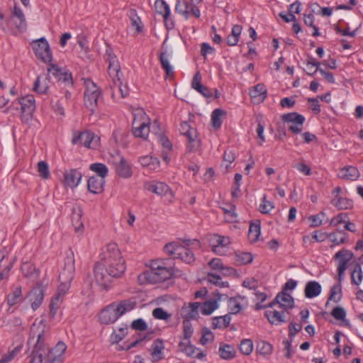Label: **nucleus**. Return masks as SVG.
<instances>
[{
  "label": "nucleus",
  "mask_w": 363,
  "mask_h": 363,
  "mask_svg": "<svg viewBox=\"0 0 363 363\" xmlns=\"http://www.w3.org/2000/svg\"><path fill=\"white\" fill-rule=\"evenodd\" d=\"M253 350V343L250 339H244L241 341L240 350L245 355L251 354Z\"/></svg>",
  "instance_id": "56"
},
{
  "label": "nucleus",
  "mask_w": 363,
  "mask_h": 363,
  "mask_svg": "<svg viewBox=\"0 0 363 363\" xmlns=\"http://www.w3.org/2000/svg\"><path fill=\"white\" fill-rule=\"evenodd\" d=\"M44 294L43 290L39 288H34L30 293V299L31 301V307L35 311L43 303Z\"/></svg>",
  "instance_id": "29"
},
{
  "label": "nucleus",
  "mask_w": 363,
  "mask_h": 363,
  "mask_svg": "<svg viewBox=\"0 0 363 363\" xmlns=\"http://www.w3.org/2000/svg\"><path fill=\"white\" fill-rule=\"evenodd\" d=\"M218 304L216 300L211 299L208 301L200 304L201 311L203 315H208L211 314L216 308H218Z\"/></svg>",
  "instance_id": "43"
},
{
  "label": "nucleus",
  "mask_w": 363,
  "mask_h": 363,
  "mask_svg": "<svg viewBox=\"0 0 363 363\" xmlns=\"http://www.w3.org/2000/svg\"><path fill=\"white\" fill-rule=\"evenodd\" d=\"M228 237L220 236L216 234L211 235L209 243L212 250L217 255H223L225 254L224 247L230 244Z\"/></svg>",
  "instance_id": "13"
},
{
  "label": "nucleus",
  "mask_w": 363,
  "mask_h": 363,
  "mask_svg": "<svg viewBox=\"0 0 363 363\" xmlns=\"http://www.w3.org/2000/svg\"><path fill=\"white\" fill-rule=\"evenodd\" d=\"M89 169L96 172L99 178L104 179H105L108 172L107 167L103 163H93L90 165Z\"/></svg>",
  "instance_id": "47"
},
{
  "label": "nucleus",
  "mask_w": 363,
  "mask_h": 363,
  "mask_svg": "<svg viewBox=\"0 0 363 363\" xmlns=\"http://www.w3.org/2000/svg\"><path fill=\"white\" fill-rule=\"evenodd\" d=\"M104 260L109 275L113 278H119L124 274L126 269L125 262L116 244L107 246Z\"/></svg>",
  "instance_id": "2"
},
{
  "label": "nucleus",
  "mask_w": 363,
  "mask_h": 363,
  "mask_svg": "<svg viewBox=\"0 0 363 363\" xmlns=\"http://www.w3.org/2000/svg\"><path fill=\"white\" fill-rule=\"evenodd\" d=\"M321 286L316 281H309L305 286V296L308 298H312L318 296L321 293Z\"/></svg>",
  "instance_id": "26"
},
{
  "label": "nucleus",
  "mask_w": 363,
  "mask_h": 363,
  "mask_svg": "<svg viewBox=\"0 0 363 363\" xmlns=\"http://www.w3.org/2000/svg\"><path fill=\"white\" fill-rule=\"evenodd\" d=\"M145 188L149 191L159 196H165L168 194L172 197V192L169 186L164 182H150L145 184Z\"/></svg>",
  "instance_id": "17"
},
{
  "label": "nucleus",
  "mask_w": 363,
  "mask_h": 363,
  "mask_svg": "<svg viewBox=\"0 0 363 363\" xmlns=\"http://www.w3.org/2000/svg\"><path fill=\"white\" fill-rule=\"evenodd\" d=\"M152 356L155 361H159L163 359L162 351L164 350V343L161 340H156L154 341L152 345Z\"/></svg>",
  "instance_id": "38"
},
{
  "label": "nucleus",
  "mask_w": 363,
  "mask_h": 363,
  "mask_svg": "<svg viewBox=\"0 0 363 363\" xmlns=\"http://www.w3.org/2000/svg\"><path fill=\"white\" fill-rule=\"evenodd\" d=\"M341 294L342 285L340 284L334 285L330 289V293L328 301H333L335 303H337L341 299ZM327 304H328V302H327Z\"/></svg>",
  "instance_id": "51"
},
{
  "label": "nucleus",
  "mask_w": 363,
  "mask_h": 363,
  "mask_svg": "<svg viewBox=\"0 0 363 363\" xmlns=\"http://www.w3.org/2000/svg\"><path fill=\"white\" fill-rule=\"evenodd\" d=\"M353 257V253L348 250H342L338 251L335 255V258L338 259V265L337 267H340L342 264L345 265V269L347 268L348 262Z\"/></svg>",
  "instance_id": "31"
},
{
  "label": "nucleus",
  "mask_w": 363,
  "mask_h": 363,
  "mask_svg": "<svg viewBox=\"0 0 363 363\" xmlns=\"http://www.w3.org/2000/svg\"><path fill=\"white\" fill-rule=\"evenodd\" d=\"M155 8L157 13L163 16L164 21H167L170 16V8L164 0H157L155 3Z\"/></svg>",
  "instance_id": "32"
},
{
  "label": "nucleus",
  "mask_w": 363,
  "mask_h": 363,
  "mask_svg": "<svg viewBox=\"0 0 363 363\" xmlns=\"http://www.w3.org/2000/svg\"><path fill=\"white\" fill-rule=\"evenodd\" d=\"M99 138L89 131L75 133L72 138V144L95 149L99 144Z\"/></svg>",
  "instance_id": "9"
},
{
  "label": "nucleus",
  "mask_w": 363,
  "mask_h": 363,
  "mask_svg": "<svg viewBox=\"0 0 363 363\" xmlns=\"http://www.w3.org/2000/svg\"><path fill=\"white\" fill-rule=\"evenodd\" d=\"M170 259L153 260L150 269L139 276V279H145L149 283L162 282L170 278L174 273Z\"/></svg>",
  "instance_id": "1"
},
{
  "label": "nucleus",
  "mask_w": 363,
  "mask_h": 363,
  "mask_svg": "<svg viewBox=\"0 0 363 363\" xmlns=\"http://www.w3.org/2000/svg\"><path fill=\"white\" fill-rule=\"evenodd\" d=\"M363 280V271L361 264L356 263L351 272V282L352 284L359 286Z\"/></svg>",
  "instance_id": "39"
},
{
  "label": "nucleus",
  "mask_w": 363,
  "mask_h": 363,
  "mask_svg": "<svg viewBox=\"0 0 363 363\" xmlns=\"http://www.w3.org/2000/svg\"><path fill=\"white\" fill-rule=\"evenodd\" d=\"M109 86L110 89L112 90L111 96L113 98L115 97L116 89L120 92L122 98H125L129 94V91L127 85H123L121 80L118 82L117 85L109 84Z\"/></svg>",
  "instance_id": "49"
},
{
  "label": "nucleus",
  "mask_w": 363,
  "mask_h": 363,
  "mask_svg": "<svg viewBox=\"0 0 363 363\" xmlns=\"http://www.w3.org/2000/svg\"><path fill=\"white\" fill-rule=\"evenodd\" d=\"M67 349L66 345L59 342L53 348H49V354L47 356L48 363H62L63 354Z\"/></svg>",
  "instance_id": "14"
},
{
  "label": "nucleus",
  "mask_w": 363,
  "mask_h": 363,
  "mask_svg": "<svg viewBox=\"0 0 363 363\" xmlns=\"http://www.w3.org/2000/svg\"><path fill=\"white\" fill-rule=\"evenodd\" d=\"M13 262L9 260L6 256V252L4 251L0 252V282L3 280H6L9 277V272L13 267Z\"/></svg>",
  "instance_id": "19"
},
{
  "label": "nucleus",
  "mask_w": 363,
  "mask_h": 363,
  "mask_svg": "<svg viewBox=\"0 0 363 363\" xmlns=\"http://www.w3.org/2000/svg\"><path fill=\"white\" fill-rule=\"evenodd\" d=\"M318 71L324 77V78L328 82H330L331 84H334L335 82V77H334L333 73L326 72L323 68H320V67L315 68L313 72H308V74L311 75V76H313Z\"/></svg>",
  "instance_id": "59"
},
{
  "label": "nucleus",
  "mask_w": 363,
  "mask_h": 363,
  "mask_svg": "<svg viewBox=\"0 0 363 363\" xmlns=\"http://www.w3.org/2000/svg\"><path fill=\"white\" fill-rule=\"evenodd\" d=\"M22 296V291L21 287L18 286L15 288V289L8 295L7 296V303L10 306H13L15 304L18 303L21 301Z\"/></svg>",
  "instance_id": "46"
},
{
  "label": "nucleus",
  "mask_w": 363,
  "mask_h": 363,
  "mask_svg": "<svg viewBox=\"0 0 363 363\" xmlns=\"http://www.w3.org/2000/svg\"><path fill=\"white\" fill-rule=\"evenodd\" d=\"M338 177L342 179L354 181L359 178V172L355 167L349 166L342 168L338 173Z\"/></svg>",
  "instance_id": "27"
},
{
  "label": "nucleus",
  "mask_w": 363,
  "mask_h": 363,
  "mask_svg": "<svg viewBox=\"0 0 363 363\" xmlns=\"http://www.w3.org/2000/svg\"><path fill=\"white\" fill-rule=\"evenodd\" d=\"M105 179L98 177H91L87 182L88 190L93 194H99L103 191Z\"/></svg>",
  "instance_id": "25"
},
{
  "label": "nucleus",
  "mask_w": 363,
  "mask_h": 363,
  "mask_svg": "<svg viewBox=\"0 0 363 363\" xmlns=\"http://www.w3.org/2000/svg\"><path fill=\"white\" fill-rule=\"evenodd\" d=\"M250 95L255 104H260L267 97V88L264 84H258L250 91Z\"/></svg>",
  "instance_id": "21"
},
{
  "label": "nucleus",
  "mask_w": 363,
  "mask_h": 363,
  "mask_svg": "<svg viewBox=\"0 0 363 363\" xmlns=\"http://www.w3.org/2000/svg\"><path fill=\"white\" fill-rule=\"evenodd\" d=\"M179 132L186 137L188 140L187 150L189 152H196L199 150L201 141L195 128H193L187 122L183 121L180 123Z\"/></svg>",
  "instance_id": "8"
},
{
  "label": "nucleus",
  "mask_w": 363,
  "mask_h": 363,
  "mask_svg": "<svg viewBox=\"0 0 363 363\" xmlns=\"http://www.w3.org/2000/svg\"><path fill=\"white\" fill-rule=\"evenodd\" d=\"M11 21L15 25L16 28L21 32L26 30V18L22 10L19 7L14 6Z\"/></svg>",
  "instance_id": "20"
},
{
  "label": "nucleus",
  "mask_w": 363,
  "mask_h": 363,
  "mask_svg": "<svg viewBox=\"0 0 363 363\" xmlns=\"http://www.w3.org/2000/svg\"><path fill=\"white\" fill-rule=\"evenodd\" d=\"M282 120L285 123L290 124L292 123H303L305 122V117L296 112H292L282 116Z\"/></svg>",
  "instance_id": "40"
},
{
  "label": "nucleus",
  "mask_w": 363,
  "mask_h": 363,
  "mask_svg": "<svg viewBox=\"0 0 363 363\" xmlns=\"http://www.w3.org/2000/svg\"><path fill=\"white\" fill-rule=\"evenodd\" d=\"M37 168H38V172L40 176L43 179H48L50 178V171H49L48 164L46 162L40 161L38 163Z\"/></svg>",
  "instance_id": "55"
},
{
  "label": "nucleus",
  "mask_w": 363,
  "mask_h": 363,
  "mask_svg": "<svg viewBox=\"0 0 363 363\" xmlns=\"http://www.w3.org/2000/svg\"><path fill=\"white\" fill-rule=\"evenodd\" d=\"M236 257V261L239 264H246L250 263L253 259V257L250 252H241L237 255Z\"/></svg>",
  "instance_id": "60"
},
{
  "label": "nucleus",
  "mask_w": 363,
  "mask_h": 363,
  "mask_svg": "<svg viewBox=\"0 0 363 363\" xmlns=\"http://www.w3.org/2000/svg\"><path fill=\"white\" fill-rule=\"evenodd\" d=\"M164 250L173 259H180L186 264H191L195 260V256L190 248L178 242H172L165 245Z\"/></svg>",
  "instance_id": "4"
},
{
  "label": "nucleus",
  "mask_w": 363,
  "mask_h": 363,
  "mask_svg": "<svg viewBox=\"0 0 363 363\" xmlns=\"http://www.w3.org/2000/svg\"><path fill=\"white\" fill-rule=\"evenodd\" d=\"M32 352L44 360V363H48L47 356L49 354V346L45 342L43 330L38 335V340Z\"/></svg>",
  "instance_id": "12"
},
{
  "label": "nucleus",
  "mask_w": 363,
  "mask_h": 363,
  "mask_svg": "<svg viewBox=\"0 0 363 363\" xmlns=\"http://www.w3.org/2000/svg\"><path fill=\"white\" fill-rule=\"evenodd\" d=\"M33 49L35 55L44 62H50L52 61V53L48 41L42 38L33 42Z\"/></svg>",
  "instance_id": "10"
},
{
  "label": "nucleus",
  "mask_w": 363,
  "mask_h": 363,
  "mask_svg": "<svg viewBox=\"0 0 363 363\" xmlns=\"http://www.w3.org/2000/svg\"><path fill=\"white\" fill-rule=\"evenodd\" d=\"M265 315L271 324L280 325L287 322L284 311H278L277 310L267 311Z\"/></svg>",
  "instance_id": "28"
},
{
  "label": "nucleus",
  "mask_w": 363,
  "mask_h": 363,
  "mask_svg": "<svg viewBox=\"0 0 363 363\" xmlns=\"http://www.w3.org/2000/svg\"><path fill=\"white\" fill-rule=\"evenodd\" d=\"M261 233L259 223H251L249 228L248 238L251 242H256L259 240Z\"/></svg>",
  "instance_id": "44"
},
{
  "label": "nucleus",
  "mask_w": 363,
  "mask_h": 363,
  "mask_svg": "<svg viewBox=\"0 0 363 363\" xmlns=\"http://www.w3.org/2000/svg\"><path fill=\"white\" fill-rule=\"evenodd\" d=\"M219 354L222 359L228 360L235 357L236 351L234 347L230 345L220 344Z\"/></svg>",
  "instance_id": "35"
},
{
  "label": "nucleus",
  "mask_w": 363,
  "mask_h": 363,
  "mask_svg": "<svg viewBox=\"0 0 363 363\" xmlns=\"http://www.w3.org/2000/svg\"><path fill=\"white\" fill-rule=\"evenodd\" d=\"M201 77L200 73L198 72L194 77L191 82V86L193 89L196 90L199 93L202 94L206 98H210L212 96L211 90L205 86H203L201 83Z\"/></svg>",
  "instance_id": "23"
},
{
  "label": "nucleus",
  "mask_w": 363,
  "mask_h": 363,
  "mask_svg": "<svg viewBox=\"0 0 363 363\" xmlns=\"http://www.w3.org/2000/svg\"><path fill=\"white\" fill-rule=\"evenodd\" d=\"M82 178V173L77 169L65 171L64 173V184L65 186L74 189L77 187Z\"/></svg>",
  "instance_id": "18"
},
{
  "label": "nucleus",
  "mask_w": 363,
  "mask_h": 363,
  "mask_svg": "<svg viewBox=\"0 0 363 363\" xmlns=\"http://www.w3.org/2000/svg\"><path fill=\"white\" fill-rule=\"evenodd\" d=\"M150 119L143 109L134 113L132 132L135 137L146 139L150 133Z\"/></svg>",
  "instance_id": "5"
},
{
  "label": "nucleus",
  "mask_w": 363,
  "mask_h": 363,
  "mask_svg": "<svg viewBox=\"0 0 363 363\" xmlns=\"http://www.w3.org/2000/svg\"><path fill=\"white\" fill-rule=\"evenodd\" d=\"M235 207L233 205H230L228 206V208H222L225 215V218L229 222H233L237 218V215L235 212Z\"/></svg>",
  "instance_id": "62"
},
{
  "label": "nucleus",
  "mask_w": 363,
  "mask_h": 363,
  "mask_svg": "<svg viewBox=\"0 0 363 363\" xmlns=\"http://www.w3.org/2000/svg\"><path fill=\"white\" fill-rule=\"evenodd\" d=\"M200 308L199 302L189 303V306L185 308V317L189 319H196L199 317V309Z\"/></svg>",
  "instance_id": "42"
},
{
  "label": "nucleus",
  "mask_w": 363,
  "mask_h": 363,
  "mask_svg": "<svg viewBox=\"0 0 363 363\" xmlns=\"http://www.w3.org/2000/svg\"><path fill=\"white\" fill-rule=\"evenodd\" d=\"M139 162L143 167H147L150 170H155L160 167L159 160L157 157L150 155L140 157Z\"/></svg>",
  "instance_id": "34"
},
{
  "label": "nucleus",
  "mask_w": 363,
  "mask_h": 363,
  "mask_svg": "<svg viewBox=\"0 0 363 363\" xmlns=\"http://www.w3.org/2000/svg\"><path fill=\"white\" fill-rule=\"evenodd\" d=\"M94 274L97 284L105 288L111 283V279L113 278L112 276L109 275L104 260H103L102 262L95 264Z\"/></svg>",
  "instance_id": "11"
},
{
  "label": "nucleus",
  "mask_w": 363,
  "mask_h": 363,
  "mask_svg": "<svg viewBox=\"0 0 363 363\" xmlns=\"http://www.w3.org/2000/svg\"><path fill=\"white\" fill-rule=\"evenodd\" d=\"M136 306V302L135 301L128 299L121 301L119 303L116 304V308L120 315H122L126 312L130 311L133 310Z\"/></svg>",
  "instance_id": "37"
},
{
  "label": "nucleus",
  "mask_w": 363,
  "mask_h": 363,
  "mask_svg": "<svg viewBox=\"0 0 363 363\" xmlns=\"http://www.w3.org/2000/svg\"><path fill=\"white\" fill-rule=\"evenodd\" d=\"M63 296L57 294L53 297H52L49 305L50 318L52 319L55 318L60 305L63 301Z\"/></svg>",
  "instance_id": "36"
},
{
  "label": "nucleus",
  "mask_w": 363,
  "mask_h": 363,
  "mask_svg": "<svg viewBox=\"0 0 363 363\" xmlns=\"http://www.w3.org/2000/svg\"><path fill=\"white\" fill-rule=\"evenodd\" d=\"M84 105L90 110H94L102 98L101 91L90 79L84 80Z\"/></svg>",
  "instance_id": "7"
},
{
  "label": "nucleus",
  "mask_w": 363,
  "mask_h": 363,
  "mask_svg": "<svg viewBox=\"0 0 363 363\" xmlns=\"http://www.w3.org/2000/svg\"><path fill=\"white\" fill-rule=\"evenodd\" d=\"M184 326V341H189L190 337H191L194 330L192 328L191 324L188 320H185L183 321Z\"/></svg>",
  "instance_id": "63"
},
{
  "label": "nucleus",
  "mask_w": 363,
  "mask_h": 363,
  "mask_svg": "<svg viewBox=\"0 0 363 363\" xmlns=\"http://www.w3.org/2000/svg\"><path fill=\"white\" fill-rule=\"evenodd\" d=\"M21 106L22 118L28 121L32 117V115L35 110V98L33 95H26L24 97L21 98L17 102L13 101L11 105L6 107V109L3 110V113H9L11 109H18V106Z\"/></svg>",
  "instance_id": "6"
},
{
  "label": "nucleus",
  "mask_w": 363,
  "mask_h": 363,
  "mask_svg": "<svg viewBox=\"0 0 363 363\" xmlns=\"http://www.w3.org/2000/svg\"><path fill=\"white\" fill-rule=\"evenodd\" d=\"M231 320L230 315L214 317L212 319V325L214 328H227Z\"/></svg>",
  "instance_id": "41"
},
{
  "label": "nucleus",
  "mask_w": 363,
  "mask_h": 363,
  "mask_svg": "<svg viewBox=\"0 0 363 363\" xmlns=\"http://www.w3.org/2000/svg\"><path fill=\"white\" fill-rule=\"evenodd\" d=\"M223 114V111L219 108L215 109L211 114L212 125L215 128H219L221 125L222 121L220 117Z\"/></svg>",
  "instance_id": "58"
},
{
  "label": "nucleus",
  "mask_w": 363,
  "mask_h": 363,
  "mask_svg": "<svg viewBox=\"0 0 363 363\" xmlns=\"http://www.w3.org/2000/svg\"><path fill=\"white\" fill-rule=\"evenodd\" d=\"M152 316L158 320H167L170 317L167 311L162 308H156L152 311Z\"/></svg>",
  "instance_id": "64"
},
{
  "label": "nucleus",
  "mask_w": 363,
  "mask_h": 363,
  "mask_svg": "<svg viewBox=\"0 0 363 363\" xmlns=\"http://www.w3.org/2000/svg\"><path fill=\"white\" fill-rule=\"evenodd\" d=\"M244 300L245 298L241 296H238L229 298L228 301V306L230 313H238L242 309L241 303Z\"/></svg>",
  "instance_id": "33"
},
{
  "label": "nucleus",
  "mask_w": 363,
  "mask_h": 363,
  "mask_svg": "<svg viewBox=\"0 0 363 363\" xmlns=\"http://www.w3.org/2000/svg\"><path fill=\"white\" fill-rule=\"evenodd\" d=\"M50 83L49 75L38 76L34 83L33 91L39 94H48Z\"/></svg>",
  "instance_id": "22"
},
{
  "label": "nucleus",
  "mask_w": 363,
  "mask_h": 363,
  "mask_svg": "<svg viewBox=\"0 0 363 363\" xmlns=\"http://www.w3.org/2000/svg\"><path fill=\"white\" fill-rule=\"evenodd\" d=\"M331 203L338 209H347L352 206V201L350 199L343 197L333 199Z\"/></svg>",
  "instance_id": "50"
},
{
  "label": "nucleus",
  "mask_w": 363,
  "mask_h": 363,
  "mask_svg": "<svg viewBox=\"0 0 363 363\" xmlns=\"http://www.w3.org/2000/svg\"><path fill=\"white\" fill-rule=\"evenodd\" d=\"M276 301H277L279 307L284 309L292 308L294 306L293 297L285 291H281L277 294Z\"/></svg>",
  "instance_id": "24"
},
{
  "label": "nucleus",
  "mask_w": 363,
  "mask_h": 363,
  "mask_svg": "<svg viewBox=\"0 0 363 363\" xmlns=\"http://www.w3.org/2000/svg\"><path fill=\"white\" fill-rule=\"evenodd\" d=\"M119 317L116 304L112 303L101 311L99 320L102 324L108 325L114 323Z\"/></svg>",
  "instance_id": "15"
},
{
  "label": "nucleus",
  "mask_w": 363,
  "mask_h": 363,
  "mask_svg": "<svg viewBox=\"0 0 363 363\" xmlns=\"http://www.w3.org/2000/svg\"><path fill=\"white\" fill-rule=\"evenodd\" d=\"M179 350L187 356L194 357L198 351V348L190 344V341H182L179 343Z\"/></svg>",
  "instance_id": "48"
},
{
  "label": "nucleus",
  "mask_w": 363,
  "mask_h": 363,
  "mask_svg": "<svg viewBox=\"0 0 363 363\" xmlns=\"http://www.w3.org/2000/svg\"><path fill=\"white\" fill-rule=\"evenodd\" d=\"M274 208L273 203L267 200L266 196H263L262 203L259 205V211L261 213H269Z\"/></svg>",
  "instance_id": "61"
},
{
  "label": "nucleus",
  "mask_w": 363,
  "mask_h": 363,
  "mask_svg": "<svg viewBox=\"0 0 363 363\" xmlns=\"http://www.w3.org/2000/svg\"><path fill=\"white\" fill-rule=\"evenodd\" d=\"M108 74L111 78L112 84L117 85L118 82L121 80V67L119 63H111L108 65Z\"/></svg>",
  "instance_id": "30"
},
{
  "label": "nucleus",
  "mask_w": 363,
  "mask_h": 363,
  "mask_svg": "<svg viewBox=\"0 0 363 363\" xmlns=\"http://www.w3.org/2000/svg\"><path fill=\"white\" fill-rule=\"evenodd\" d=\"M160 61L161 62L162 67L166 72V74L169 75L172 72V67L170 65L169 57L167 51L161 52L160 55Z\"/></svg>",
  "instance_id": "52"
},
{
  "label": "nucleus",
  "mask_w": 363,
  "mask_h": 363,
  "mask_svg": "<svg viewBox=\"0 0 363 363\" xmlns=\"http://www.w3.org/2000/svg\"><path fill=\"white\" fill-rule=\"evenodd\" d=\"M74 259L73 253L67 255L65 259V267L59 274L60 284L58 286L57 294L65 296L70 287V283L74 277Z\"/></svg>",
  "instance_id": "3"
},
{
  "label": "nucleus",
  "mask_w": 363,
  "mask_h": 363,
  "mask_svg": "<svg viewBox=\"0 0 363 363\" xmlns=\"http://www.w3.org/2000/svg\"><path fill=\"white\" fill-rule=\"evenodd\" d=\"M47 70L48 72V75L52 74L57 80L63 74V73L66 71V69H62L58 65H57L55 64H52V63L48 65Z\"/></svg>",
  "instance_id": "57"
},
{
  "label": "nucleus",
  "mask_w": 363,
  "mask_h": 363,
  "mask_svg": "<svg viewBox=\"0 0 363 363\" xmlns=\"http://www.w3.org/2000/svg\"><path fill=\"white\" fill-rule=\"evenodd\" d=\"M113 163L116 172L118 176L125 179L132 176L133 172L131 167L123 156L118 155L115 157Z\"/></svg>",
  "instance_id": "16"
},
{
  "label": "nucleus",
  "mask_w": 363,
  "mask_h": 363,
  "mask_svg": "<svg viewBox=\"0 0 363 363\" xmlns=\"http://www.w3.org/2000/svg\"><path fill=\"white\" fill-rule=\"evenodd\" d=\"M206 279L209 283H211L216 286H219V287L228 286V282L223 281L221 277L219 275L214 274V273H208L207 274Z\"/></svg>",
  "instance_id": "53"
},
{
  "label": "nucleus",
  "mask_w": 363,
  "mask_h": 363,
  "mask_svg": "<svg viewBox=\"0 0 363 363\" xmlns=\"http://www.w3.org/2000/svg\"><path fill=\"white\" fill-rule=\"evenodd\" d=\"M272 345L265 341H260L257 344V352L262 355L270 354L272 352Z\"/></svg>",
  "instance_id": "54"
},
{
  "label": "nucleus",
  "mask_w": 363,
  "mask_h": 363,
  "mask_svg": "<svg viewBox=\"0 0 363 363\" xmlns=\"http://www.w3.org/2000/svg\"><path fill=\"white\" fill-rule=\"evenodd\" d=\"M188 1L186 0H177L175 4L176 13L182 15L186 20L189 18V12L187 10Z\"/></svg>",
  "instance_id": "45"
}]
</instances>
